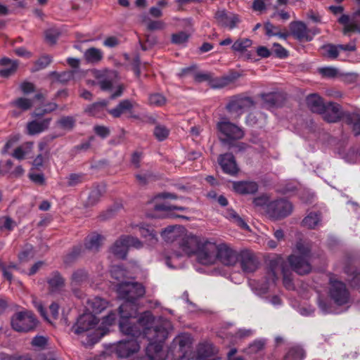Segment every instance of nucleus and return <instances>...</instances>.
I'll use <instances>...</instances> for the list:
<instances>
[{"label":"nucleus","mask_w":360,"mask_h":360,"mask_svg":"<svg viewBox=\"0 0 360 360\" xmlns=\"http://www.w3.org/2000/svg\"><path fill=\"white\" fill-rule=\"evenodd\" d=\"M304 357V350L300 347H293L288 350L283 360H302Z\"/></svg>","instance_id":"nucleus-47"},{"label":"nucleus","mask_w":360,"mask_h":360,"mask_svg":"<svg viewBox=\"0 0 360 360\" xmlns=\"http://www.w3.org/2000/svg\"><path fill=\"white\" fill-rule=\"evenodd\" d=\"M291 34L299 41H309L312 39V36L309 34V30L307 25L300 21L292 22L290 25Z\"/></svg>","instance_id":"nucleus-20"},{"label":"nucleus","mask_w":360,"mask_h":360,"mask_svg":"<svg viewBox=\"0 0 360 360\" xmlns=\"http://www.w3.org/2000/svg\"><path fill=\"white\" fill-rule=\"evenodd\" d=\"M281 274L283 275L284 286L288 290L293 289L292 273L285 268L283 259L278 257L271 260L270 262V269L267 272L268 283H275Z\"/></svg>","instance_id":"nucleus-3"},{"label":"nucleus","mask_w":360,"mask_h":360,"mask_svg":"<svg viewBox=\"0 0 360 360\" xmlns=\"http://www.w3.org/2000/svg\"><path fill=\"white\" fill-rule=\"evenodd\" d=\"M107 105L108 101H105L94 103L86 107L85 112L91 116L101 117L103 115Z\"/></svg>","instance_id":"nucleus-35"},{"label":"nucleus","mask_w":360,"mask_h":360,"mask_svg":"<svg viewBox=\"0 0 360 360\" xmlns=\"http://www.w3.org/2000/svg\"><path fill=\"white\" fill-rule=\"evenodd\" d=\"M140 234L143 238L149 239H155L156 231L154 227L150 224H143L139 227Z\"/></svg>","instance_id":"nucleus-52"},{"label":"nucleus","mask_w":360,"mask_h":360,"mask_svg":"<svg viewBox=\"0 0 360 360\" xmlns=\"http://www.w3.org/2000/svg\"><path fill=\"white\" fill-rule=\"evenodd\" d=\"M263 105L269 108L274 106H278L283 101V96L278 93H268L262 96Z\"/></svg>","instance_id":"nucleus-33"},{"label":"nucleus","mask_w":360,"mask_h":360,"mask_svg":"<svg viewBox=\"0 0 360 360\" xmlns=\"http://www.w3.org/2000/svg\"><path fill=\"white\" fill-rule=\"evenodd\" d=\"M84 174H71L68 177V184L69 186H75L82 183L84 180Z\"/></svg>","instance_id":"nucleus-62"},{"label":"nucleus","mask_w":360,"mask_h":360,"mask_svg":"<svg viewBox=\"0 0 360 360\" xmlns=\"http://www.w3.org/2000/svg\"><path fill=\"white\" fill-rule=\"evenodd\" d=\"M98 322L99 319L92 313L84 314L79 316L71 330L77 335H80L94 328Z\"/></svg>","instance_id":"nucleus-12"},{"label":"nucleus","mask_w":360,"mask_h":360,"mask_svg":"<svg viewBox=\"0 0 360 360\" xmlns=\"http://www.w3.org/2000/svg\"><path fill=\"white\" fill-rule=\"evenodd\" d=\"M218 162L224 172L231 176H235L238 174L239 169L236 165L235 158L231 153L220 155Z\"/></svg>","instance_id":"nucleus-19"},{"label":"nucleus","mask_w":360,"mask_h":360,"mask_svg":"<svg viewBox=\"0 0 360 360\" xmlns=\"http://www.w3.org/2000/svg\"><path fill=\"white\" fill-rule=\"evenodd\" d=\"M345 273L349 276V281L352 286L356 288L360 286V274L352 266H346Z\"/></svg>","instance_id":"nucleus-46"},{"label":"nucleus","mask_w":360,"mask_h":360,"mask_svg":"<svg viewBox=\"0 0 360 360\" xmlns=\"http://www.w3.org/2000/svg\"><path fill=\"white\" fill-rule=\"evenodd\" d=\"M37 323L38 321L33 312L26 309L15 313L11 320L12 328L20 333L34 330Z\"/></svg>","instance_id":"nucleus-4"},{"label":"nucleus","mask_w":360,"mask_h":360,"mask_svg":"<svg viewBox=\"0 0 360 360\" xmlns=\"http://www.w3.org/2000/svg\"><path fill=\"white\" fill-rule=\"evenodd\" d=\"M16 226V222L9 216H2L0 217V231L6 230L11 232Z\"/></svg>","instance_id":"nucleus-49"},{"label":"nucleus","mask_w":360,"mask_h":360,"mask_svg":"<svg viewBox=\"0 0 360 360\" xmlns=\"http://www.w3.org/2000/svg\"><path fill=\"white\" fill-rule=\"evenodd\" d=\"M292 205L285 199H278L269 202L267 213L274 219H281L290 215L292 212Z\"/></svg>","instance_id":"nucleus-9"},{"label":"nucleus","mask_w":360,"mask_h":360,"mask_svg":"<svg viewBox=\"0 0 360 360\" xmlns=\"http://www.w3.org/2000/svg\"><path fill=\"white\" fill-rule=\"evenodd\" d=\"M110 274L115 279L120 280L125 276L126 271L121 266H113L110 270Z\"/></svg>","instance_id":"nucleus-63"},{"label":"nucleus","mask_w":360,"mask_h":360,"mask_svg":"<svg viewBox=\"0 0 360 360\" xmlns=\"http://www.w3.org/2000/svg\"><path fill=\"white\" fill-rule=\"evenodd\" d=\"M189 35L185 32H180L172 35V42L176 44H181L187 41Z\"/></svg>","instance_id":"nucleus-64"},{"label":"nucleus","mask_w":360,"mask_h":360,"mask_svg":"<svg viewBox=\"0 0 360 360\" xmlns=\"http://www.w3.org/2000/svg\"><path fill=\"white\" fill-rule=\"evenodd\" d=\"M319 74L323 77L334 78L338 75V70L333 67H324L318 69Z\"/></svg>","instance_id":"nucleus-56"},{"label":"nucleus","mask_w":360,"mask_h":360,"mask_svg":"<svg viewBox=\"0 0 360 360\" xmlns=\"http://www.w3.org/2000/svg\"><path fill=\"white\" fill-rule=\"evenodd\" d=\"M186 231V229L182 226H169L161 232V236L165 242L168 243L176 242L179 245Z\"/></svg>","instance_id":"nucleus-15"},{"label":"nucleus","mask_w":360,"mask_h":360,"mask_svg":"<svg viewBox=\"0 0 360 360\" xmlns=\"http://www.w3.org/2000/svg\"><path fill=\"white\" fill-rule=\"evenodd\" d=\"M94 131L98 136L103 139L109 136L110 134V129L103 125H95L94 127Z\"/></svg>","instance_id":"nucleus-61"},{"label":"nucleus","mask_w":360,"mask_h":360,"mask_svg":"<svg viewBox=\"0 0 360 360\" xmlns=\"http://www.w3.org/2000/svg\"><path fill=\"white\" fill-rule=\"evenodd\" d=\"M172 210L185 211V210H187L188 208L185 207L166 205H165L163 203H159V218H160V217L161 218H163V217H170V218L180 217V218H182V219H185L186 220L189 219V218L188 217H186V216L176 215V214H172V213L168 214L167 215H165V214L160 213V212H162V211H167V210Z\"/></svg>","instance_id":"nucleus-41"},{"label":"nucleus","mask_w":360,"mask_h":360,"mask_svg":"<svg viewBox=\"0 0 360 360\" xmlns=\"http://www.w3.org/2000/svg\"><path fill=\"white\" fill-rule=\"evenodd\" d=\"M104 237L98 233H92L87 236L84 240V247L89 250L98 251Z\"/></svg>","instance_id":"nucleus-32"},{"label":"nucleus","mask_w":360,"mask_h":360,"mask_svg":"<svg viewBox=\"0 0 360 360\" xmlns=\"http://www.w3.org/2000/svg\"><path fill=\"white\" fill-rule=\"evenodd\" d=\"M117 292L124 300L119 307L120 317H135L139 309L136 302L145 294L143 285L137 282H121L117 285Z\"/></svg>","instance_id":"nucleus-1"},{"label":"nucleus","mask_w":360,"mask_h":360,"mask_svg":"<svg viewBox=\"0 0 360 360\" xmlns=\"http://www.w3.org/2000/svg\"><path fill=\"white\" fill-rule=\"evenodd\" d=\"M345 122L352 126V131L356 136L360 134V115L359 114L346 112Z\"/></svg>","instance_id":"nucleus-36"},{"label":"nucleus","mask_w":360,"mask_h":360,"mask_svg":"<svg viewBox=\"0 0 360 360\" xmlns=\"http://www.w3.org/2000/svg\"><path fill=\"white\" fill-rule=\"evenodd\" d=\"M218 244L212 240L203 238L196 253L198 262L203 265H211L217 261Z\"/></svg>","instance_id":"nucleus-6"},{"label":"nucleus","mask_w":360,"mask_h":360,"mask_svg":"<svg viewBox=\"0 0 360 360\" xmlns=\"http://www.w3.org/2000/svg\"><path fill=\"white\" fill-rule=\"evenodd\" d=\"M140 349L138 338L127 336V339L120 341L115 348V352L119 358H127L136 353Z\"/></svg>","instance_id":"nucleus-11"},{"label":"nucleus","mask_w":360,"mask_h":360,"mask_svg":"<svg viewBox=\"0 0 360 360\" xmlns=\"http://www.w3.org/2000/svg\"><path fill=\"white\" fill-rule=\"evenodd\" d=\"M217 128L221 133L222 142L231 144V141L243 138L244 134L240 128L229 121L224 120L218 123Z\"/></svg>","instance_id":"nucleus-10"},{"label":"nucleus","mask_w":360,"mask_h":360,"mask_svg":"<svg viewBox=\"0 0 360 360\" xmlns=\"http://www.w3.org/2000/svg\"><path fill=\"white\" fill-rule=\"evenodd\" d=\"M338 22L344 26L342 32L345 35H349L351 32H360V22L357 19V15L350 19L349 15H342L338 19Z\"/></svg>","instance_id":"nucleus-23"},{"label":"nucleus","mask_w":360,"mask_h":360,"mask_svg":"<svg viewBox=\"0 0 360 360\" xmlns=\"http://www.w3.org/2000/svg\"><path fill=\"white\" fill-rule=\"evenodd\" d=\"M238 260L237 252L226 243H219L217 246V261L224 265H234Z\"/></svg>","instance_id":"nucleus-14"},{"label":"nucleus","mask_w":360,"mask_h":360,"mask_svg":"<svg viewBox=\"0 0 360 360\" xmlns=\"http://www.w3.org/2000/svg\"><path fill=\"white\" fill-rule=\"evenodd\" d=\"M321 49L322 50V54L324 57L330 59H336L339 56L340 51L338 45L327 44L322 46Z\"/></svg>","instance_id":"nucleus-43"},{"label":"nucleus","mask_w":360,"mask_h":360,"mask_svg":"<svg viewBox=\"0 0 360 360\" xmlns=\"http://www.w3.org/2000/svg\"><path fill=\"white\" fill-rule=\"evenodd\" d=\"M240 264L243 271L247 274L254 272L258 266V262L255 257L249 252L241 253Z\"/></svg>","instance_id":"nucleus-22"},{"label":"nucleus","mask_w":360,"mask_h":360,"mask_svg":"<svg viewBox=\"0 0 360 360\" xmlns=\"http://www.w3.org/2000/svg\"><path fill=\"white\" fill-rule=\"evenodd\" d=\"M135 177L141 186H146L150 182L155 181L156 179V176L151 172L137 174L135 175Z\"/></svg>","instance_id":"nucleus-53"},{"label":"nucleus","mask_w":360,"mask_h":360,"mask_svg":"<svg viewBox=\"0 0 360 360\" xmlns=\"http://www.w3.org/2000/svg\"><path fill=\"white\" fill-rule=\"evenodd\" d=\"M76 123V119L72 116H63L60 117L58 121V125L63 129L67 130H72Z\"/></svg>","instance_id":"nucleus-50"},{"label":"nucleus","mask_w":360,"mask_h":360,"mask_svg":"<svg viewBox=\"0 0 360 360\" xmlns=\"http://www.w3.org/2000/svg\"><path fill=\"white\" fill-rule=\"evenodd\" d=\"M214 19L217 25L221 27L233 30L238 27L240 22L238 14L228 12L226 10H218L214 14Z\"/></svg>","instance_id":"nucleus-13"},{"label":"nucleus","mask_w":360,"mask_h":360,"mask_svg":"<svg viewBox=\"0 0 360 360\" xmlns=\"http://www.w3.org/2000/svg\"><path fill=\"white\" fill-rule=\"evenodd\" d=\"M254 105V101L250 97L236 96L227 104L226 108L230 112L240 113Z\"/></svg>","instance_id":"nucleus-18"},{"label":"nucleus","mask_w":360,"mask_h":360,"mask_svg":"<svg viewBox=\"0 0 360 360\" xmlns=\"http://www.w3.org/2000/svg\"><path fill=\"white\" fill-rule=\"evenodd\" d=\"M88 274L84 269H77L71 277L72 285H79L87 280Z\"/></svg>","instance_id":"nucleus-48"},{"label":"nucleus","mask_w":360,"mask_h":360,"mask_svg":"<svg viewBox=\"0 0 360 360\" xmlns=\"http://www.w3.org/2000/svg\"><path fill=\"white\" fill-rule=\"evenodd\" d=\"M328 295L330 300L338 306L345 305L350 301V293L345 283L333 277L329 280Z\"/></svg>","instance_id":"nucleus-5"},{"label":"nucleus","mask_w":360,"mask_h":360,"mask_svg":"<svg viewBox=\"0 0 360 360\" xmlns=\"http://www.w3.org/2000/svg\"><path fill=\"white\" fill-rule=\"evenodd\" d=\"M103 51L98 48L90 47L84 53V58L88 63L98 64L103 59Z\"/></svg>","instance_id":"nucleus-31"},{"label":"nucleus","mask_w":360,"mask_h":360,"mask_svg":"<svg viewBox=\"0 0 360 360\" xmlns=\"http://www.w3.org/2000/svg\"><path fill=\"white\" fill-rule=\"evenodd\" d=\"M51 121V117H46L41 121L32 120L29 122L27 124V134L33 136L46 131L49 127Z\"/></svg>","instance_id":"nucleus-25"},{"label":"nucleus","mask_w":360,"mask_h":360,"mask_svg":"<svg viewBox=\"0 0 360 360\" xmlns=\"http://www.w3.org/2000/svg\"><path fill=\"white\" fill-rule=\"evenodd\" d=\"M311 245L309 243L302 241L297 243L295 249L288 258L290 267L297 274L304 275L311 271Z\"/></svg>","instance_id":"nucleus-2"},{"label":"nucleus","mask_w":360,"mask_h":360,"mask_svg":"<svg viewBox=\"0 0 360 360\" xmlns=\"http://www.w3.org/2000/svg\"><path fill=\"white\" fill-rule=\"evenodd\" d=\"M46 41L50 44H55L60 36V32L56 29H49L45 31Z\"/></svg>","instance_id":"nucleus-57"},{"label":"nucleus","mask_w":360,"mask_h":360,"mask_svg":"<svg viewBox=\"0 0 360 360\" xmlns=\"http://www.w3.org/2000/svg\"><path fill=\"white\" fill-rule=\"evenodd\" d=\"M307 104L312 112L319 114L323 112L326 105L321 97L316 94H310L307 97Z\"/></svg>","instance_id":"nucleus-28"},{"label":"nucleus","mask_w":360,"mask_h":360,"mask_svg":"<svg viewBox=\"0 0 360 360\" xmlns=\"http://www.w3.org/2000/svg\"><path fill=\"white\" fill-rule=\"evenodd\" d=\"M11 105L20 110L21 111H27L32 108L33 105L32 100L25 97H20L11 102Z\"/></svg>","instance_id":"nucleus-45"},{"label":"nucleus","mask_w":360,"mask_h":360,"mask_svg":"<svg viewBox=\"0 0 360 360\" xmlns=\"http://www.w3.org/2000/svg\"><path fill=\"white\" fill-rule=\"evenodd\" d=\"M172 325L169 320L159 317V342L162 340H165L167 339L172 332Z\"/></svg>","instance_id":"nucleus-39"},{"label":"nucleus","mask_w":360,"mask_h":360,"mask_svg":"<svg viewBox=\"0 0 360 360\" xmlns=\"http://www.w3.org/2000/svg\"><path fill=\"white\" fill-rule=\"evenodd\" d=\"M233 188L239 194H253L257 191L258 186L254 181H234Z\"/></svg>","instance_id":"nucleus-27"},{"label":"nucleus","mask_w":360,"mask_h":360,"mask_svg":"<svg viewBox=\"0 0 360 360\" xmlns=\"http://www.w3.org/2000/svg\"><path fill=\"white\" fill-rule=\"evenodd\" d=\"M88 307L91 309L92 313L99 314L103 311L108 306V302L99 297H95L89 300Z\"/></svg>","instance_id":"nucleus-40"},{"label":"nucleus","mask_w":360,"mask_h":360,"mask_svg":"<svg viewBox=\"0 0 360 360\" xmlns=\"http://www.w3.org/2000/svg\"><path fill=\"white\" fill-rule=\"evenodd\" d=\"M202 238L203 237L192 234L186 231L179 245L180 251L179 255H186L188 257L196 255Z\"/></svg>","instance_id":"nucleus-8"},{"label":"nucleus","mask_w":360,"mask_h":360,"mask_svg":"<svg viewBox=\"0 0 360 360\" xmlns=\"http://www.w3.org/2000/svg\"><path fill=\"white\" fill-rule=\"evenodd\" d=\"M239 77L240 75L237 72H231L219 77H212V76L210 86L213 89L224 88L234 82Z\"/></svg>","instance_id":"nucleus-24"},{"label":"nucleus","mask_w":360,"mask_h":360,"mask_svg":"<svg viewBox=\"0 0 360 360\" xmlns=\"http://www.w3.org/2000/svg\"><path fill=\"white\" fill-rule=\"evenodd\" d=\"M266 34L269 37L277 36L281 39H287L289 36L288 32H281L278 27L274 26L272 23L267 22L264 25Z\"/></svg>","instance_id":"nucleus-42"},{"label":"nucleus","mask_w":360,"mask_h":360,"mask_svg":"<svg viewBox=\"0 0 360 360\" xmlns=\"http://www.w3.org/2000/svg\"><path fill=\"white\" fill-rule=\"evenodd\" d=\"M130 247L139 249L142 247V243L137 238L122 236L111 246L110 251L115 257L124 259Z\"/></svg>","instance_id":"nucleus-7"},{"label":"nucleus","mask_w":360,"mask_h":360,"mask_svg":"<svg viewBox=\"0 0 360 360\" xmlns=\"http://www.w3.org/2000/svg\"><path fill=\"white\" fill-rule=\"evenodd\" d=\"M229 217L233 221L244 230H249L250 227L248 224L242 219L235 211L231 210L229 212Z\"/></svg>","instance_id":"nucleus-55"},{"label":"nucleus","mask_w":360,"mask_h":360,"mask_svg":"<svg viewBox=\"0 0 360 360\" xmlns=\"http://www.w3.org/2000/svg\"><path fill=\"white\" fill-rule=\"evenodd\" d=\"M252 45V41L249 39H239L232 45L234 51L243 52Z\"/></svg>","instance_id":"nucleus-51"},{"label":"nucleus","mask_w":360,"mask_h":360,"mask_svg":"<svg viewBox=\"0 0 360 360\" xmlns=\"http://www.w3.org/2000/svg\"><path fill=\"white\" fill-rule=\"evenodd\" d=\"M175 342H176L179 345L180 352L182 353V354L179 355L175 360H184L185 354L187 352L191 344V338L189 335H180L175 339Z\"/></svg>","instance_id":"nucleus-37"},{"label":"nucleus","mask_w":360,"mask_h":360,"mask_svg":"<svg viewBox=\"0 0 360 360\" xmlns=\"http://www.w3.org/2000/svg\"><path fill=\"white\" fill-rule=\"evenodd\" d=\"M339 104L330 102L327 103L324 110L321 113L323 119L328 122H336L342 117L345 120V114Z\"/></svg>","instance_id":"nucleus-16"},{"label":"nucleus","mask_w":360,"mask_h":360,"mask_svg":"<svg viewBox=\"0 0 360 360\" xmlns=\"http://www.w3.org/2000/svg\"><path fill=\"white\" fill-rule=\"evenodd\" d=\"M105 187L101 185H96L92 187L86 202V206H94L99 200L103 193Z\"/></svg>","instance_id":"nucleus-34"},{"label":"nucleus","mask_w":360,"mask_h":360,"mask_svg":"<svg viewBox=\"0 0 360 360\" xmlns=\"http://www.w3.org/2000/svg\"><path fill=\"white\" fill-rule=\"evenodd\" d=\"M217 350L214 345L207 342L200 343L196 349L195 360H207L214 356Z\"/></svg>","instance_id":"nucleus-26"},{"label":"nucleus","mask_w":360,"mask_h":360,"mask_svg":"<svg viewBox=\"0 0 360 360\" xmlns=\"http://www.w3.org/2000/svg\"><path fill=\"white\" fill-rule=\"evenodd\" d=\"M143 22L146 26V41L142 43L140 41L141 49L143 51L149 49L156 43V39L152 37V32L158 30V21L152 20L147 15L143 16Z\"/></svg>","instance_id":"nucleus-17"},{"label":"nucleus","mask_w":360,"mask_h":360,"mask_svg":"<svg viewBox=\"0 0 360 360\" xmlns=\"http://www.w3.org/2000/svg\"><path fill=\"white\" fill-rule=\"evenodd\" d=\"M48 289L51 293L60 292L65 286V278L58 271L51 272L46 278Z\"/></svg>","instance_id":"nucleus-21"},{"label":"nucleus","mask_w":360,"mask_h":360,"mask_svg":"<svg viewBox=\"0 0 360 360\" xmlns=\"http://www.w3.org/2000/svg\"><path fill=\"white\" fill-rule=\"evenodd\" d=\"M272 53L280 58H285L288 56V51L278 43L273 44Z\"/></svg>","instance_id":"nucleus-60"},{"label":"nucleus","mask_w":360,"mask_h":360,"mask_svg":"<svg viewBox=\"0 0 360 360\" xmlns=\"http://www.w3.org/2000/svg\"><path fill=\"white\" fill-rule=\"evenodd\" d=\"M321 222L319 212H311L302 220V225L307 229H315Z\"/></svg>","instance_id":"nucleus-38"},{"label":"nucleus","mask_w":360,"mask_h":360,"mask_svg":"<svg viewBox=\"0 0 360 360\" xmlns=\"http://www.w3.org/2000/svg\"><path fill=\"white\" fill-rule=\"evenodd\" d=\"M133 104L132 102L129 99H125L121 101L118 105L108 110V113L112 115L115 118L120 117L122 114L131 112L133 109Z\"/></svg>","instance_id":"nucleus-29"},{"label":"nucleus","mask_w":360,"mask_h":360,"mask_svg":"<svg viewBox=\"0 0 360 360\" xmlns=\"http://www.w3.org/2000/svg\"><path fill=\"white\" fill-rule=\"evenodd\" d=\"M28 177L31 181L37 186L46 185V178L43 173L30 172Z\"/></svg>","instance_id":"nucleus-58"},{"label":"nucleus","mask_w":360,"mask_h":360,"mask_svg":"<svg viewBox=\"0 0 360 360\" xmlns=\"http://www.w3.org/2000/svg\"><path fill=\"white\" fill-rule=\"evenodd\" d=\"M146 215L148 218H156L158 216V195H155L145 206Z\"/></svg>","instance_id":"nucleus-44"},{"label":"nucleus","mask_w":360,"mask_h":360,"mask_svg":"<svg viewBox=\"0 0 360 360\" xmlns=\"http://www.w3.org/2000/svg\"><path fill=\"white\" fill-rule=\"evenodd\" d=\"M109 332V329L105 327H98L92 333L89 334L84 342V345L87 347H91L98 342L100 340Z\"/></svg>","instance_id":"nucleus-30"},{"label":"nucleus","mask_w":360,"mask_h":360,"mask_svg":"<svg viewBox=\"0 0 360 360\" xmlns=\"http://www.w3.org/2000/svg\"><path fill=\"white\" fill-rule=\"evenodd\" d=\"M84 249L82 245L74 246L71 252H70L65 257V263H71L74 262L83 252Z\"/></svg>","instance_id":"nucleus-54"},{"label":"nucleus","mask_w":360,"mask_h":360,"mask_svg":"<svg viewBox=\"0 0 360 360\" xmlns=\"http://www.w3.org/2000/svg\"><path fill=\"white\" fill-rule=\"evenodd\" d=\"M52 62V58L49 55L41 56L36 62L37 70L46 68Z\"/></svg>","instance_id":"nucleus-59"}]
</instances>
